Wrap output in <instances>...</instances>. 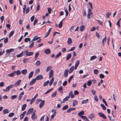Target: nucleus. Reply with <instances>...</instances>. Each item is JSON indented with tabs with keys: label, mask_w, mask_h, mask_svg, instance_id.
I'll use <instances>...</instances> for the list:
<instances>
[{
	"label": "nucleus",
	"mask_w": 121,
	"mask_h": 121,
	"mask_svg": "<svg viewBox=\"0 0 121 121\" xmlns=\"http://www.w3.org/2000/svg\"><path fill=\"white\" fill-rule=\"evenodd\" d=\"M24 52L26 56H30L33 55L34 54V52H29V51L28 50L24 51Z\"/></svg>",
	"instance_id": "obj_1"
},
{
	"label": "nucleus",
	"mask_w": 121,
	"mask_h": 121,
	"mask_svg": "<svg viewBox=\"0 0 121 121\" xmlns=\"http://www.w3.org/2000/svg\"><path fill=\"white\" fill-rule=\"evenodd\" d=\"M93 13L92 12V10L90 9H88V14L87 15V17L88 18L90 19L91 17H92V14Z\"/></svg>",
	"instance_id": "obj_2"
},
{
	"label": "nucleus",
	"mask_w": 121,
	"mask_h": 121,
	"mask_svg": "<svg viewBox=\"0 0 121 121\" xmlns=\"http://www.w3.org/2000/svg\"><path fill=\"white\" fill-rule=\"evenodd\" d=\"M14 86L13 85L11 84L7 86L5 89H3V91L4 92H6L8 91L9 89L12 88Z\"/></svg>",
	"instance_id": "obj_3"
},
{
	"label": "nucleus",
	"mask_w": 121,
	"mask_h": 121,
	"mask_svg": "<svg viewBox=\"0 0 121 121\" xmlns=\"http://www.w3.org/2000/svg\"><path fill=\"white\" fill-rule=\"evenodd\" d=\"M51 112H54L52 114V115L51 116V118L53 119L54 117L56 115V111L55 109H54L52 110Z\"/></svg>",
	"instance_id": "obj_4"
},
{
	"label": "nucleus",
	"mask_w": 121,
	"mask_h": 121,
	"mask_svg": "<svg viewBox=\"0 0 121 121\" xmlns=\"http://www.w3.org/2000/svg\"><path fill=\"white\" fill-rule=\"evenodd\" d=\"M35 110L34 111V113L31 117L32 119L34 121L37 118V116H36L35 113Z\"/></svg>",
	"instance_id": "obj_5"
},
{
	"label": "nucleus",
	"mask_w": 121,
	"mask_h": 121,
	"mask_svg": "<svg viewBox=\"0 0 121 121\" xmlns=\"http://www.w3.org/2000/svg\"><path fill=\"white\" fill-rule=\"evenodd\" d=\"M98 114L100 117H102L103 118L105 119H106L107 118V117L103 113L99 112L98 113Z\"/></svg>",
	"instance_id": "obj_6"
},
{
	"label": "nucleus",
	"mask_w": 121,
	"mask_h": 121,
	"mask_svg": "<svg viewBox=\"0 0 121 121\" xmlns=\"http://www.w3.org/2000/svg\"><path fill=\"white\" fill-rule=\"evenodd\" d=\"M95 116L94 114L93 113H91L89 115L88 117L89 119L92 120L95 117Z\"/></svg>",
	"instance_id": "obj_7"
},
{
	"label": "nucleus",
	"mask_w": 121,
	"mask_h": 121,
	"mask_svg": "<svg viewBox=\"0 0 121 121\" xmlns=\"http://www.w3.org/2000/svg\"><path fill=\"white\" fill-rule=\"evenodd\" d=\"M21 80L19 79L17 81L14 85V86H19L21 82Z\"/></svg>",
	"instance_id": "obj_8"
},
{
	"label": "nucleus",
	"mask_w": 121,
	"mask_h": 121,
	"mask_svg": "<svg viewBox=\"0 0 121 121\" xmlns=\"http://www.w3.org/2000/svg\"><path fill=\"white\" fill-rule=\"evenodd\" d=\"M34 109L33 108H30L28 110L27 113L26 114L27 115L30 114L33 111Z\"/></svg>",
	"instance_id": "obj_9"
},
{
	"label": "nucleus",
	"mask_w": 121,
	"mask_h": 121,
	"mask_svg": "<svg viewBox=\"0 0 121 121\" xmlns=\"http://www.w3.org/2000/svg\"><path fill=\"white\" fill-rule=\"evenodd\" d=\"M26 112V111H24L20 115V119H22L24 118V116Z\"/></svg>",
	"instance_id": "obj_10"
},
{
	"label": "nucleus",
	"mask_w": 121,
	"mask_h": 121,
	"mask_svg": "<svg viewBox=\"0 0 121 121\" xmlns=\"http://www.w3.org/2000/svg\"><path fill=\"white\" fill-rule=\"evenodd\" d=\"M43 77L41 75H39L36 77V80H39L43 78Z\"/></svg>",
	"instance_id": "obj_11"
},
{
	"label": "nucleus",
	"mask_w": 121,
	"mask_h": 121,
	"mask_svg": "<svg viewBox=\"0 0 121 121\" xmlns=\"http://www.w3.org/2000/svg\"><path fill=\"white\" fill-rule=\"evenodd\" d=\"M15 74L16 71H15L12 72L11 74H9L8 76L10 77H13L15 75Z\"/></svg>",
	"instance_id": "obj_12"
},
{
	"label": "nucleus",
	"mask_w": 121,
	"mask_h": 121,
	"mask_svg": "<svg viewBox=\"0 0 121 121\" xmlns=\"http://www.w3.org/2000/svg\"><path fill=\"white\" fill-rule=\"evenodd\" d=\"M68 71L69 70L68 69H65V70L64 76L65 77H67L68 75Z\"/></svg>",
	"instance_id": "obj_13"
},
{
	"label": "nucleus",
	"mask_w": 121,
	"mask_h": 121,
	"mask_svg": "<svg viewBox=\"0 0 121 121\" xmlns=\"http://www.w3.org/2000/svg\"><path fill=\"white\" fill-rule=\"evenodd\" d=\"M53 75V71L52 70H51L50 71L49 73V77L50 78H51Z\"/></svg>",
	"instance_id": "obj_14"
},
{
	"label": "nucleus",
	"mask_w": 121,
	"mask_h": 121,
	"mask_svg": "<svg viewBox=\"0 0 121 121\" xmlns=\"http://www.w3.org/2000/svg\"><path fill=\"white\" fill-rule=\"evenodd\" d=\"M3 112L4 114H6L9 113V111L8 109H4L3 110Z\"/></svg>",
	"instance_id": "obj_15"
},
{
	"label": "nucleus",
	"mask_w": 121,
	"mask_h": 121,
	"mask_svg": "<svg viewBox=\"0 0 121 121\" xmlns=\"http://www.w3.org/2000/svg\"><path fill=\"white\" fill-rule=\"evenodd\" d=\"M45 104V101L44 100L42 101V102H41L40 103L39 105V107L40 108H42L44 105Z\"/></svg>",
	"instance_id": "obj_16"
},
{
	"label": "nucleus",
	"mask_w": 121,
	"mask_h": 121,
	"mask_svg": "<svg viewBox=\"0 0 121 121\" xmlns=\"http://www.w3.org/2000/svg\"><path fill=\"white\" fill-rule=\"evenodd\" d=\"M14 51L13 49H7L6 51V53L7 54H9L11 52Z\"/></svg>",
	"instance_id": "obj_17"
},
{
	"label": "nucleus",
	"mask_w": 121,
	"mask_h": 121,
	"mask_svg": "<svg viewBox=\"0 0 121 121\" xmlns=\"http://www.w3.org/2000/svg\"><path fill=\"white\" fill-rule=\"evenodd\" d=\"M36 81V78H35L33 79L32 81L30 82V85H33L34 84V83Z\"/></svg>",
	"instance_id": "obj_18"
},
{
	"label": "nucleus",
	"mask_w": 121,
	"mask_h": 121,
	"mask_svg": "<svg viewBox=\"0 0 121 121\" xmlns=\"http://www.w3.org/2000/svg\"><path fill=\"white\" fill-rule=\"evenodd\" d=\"M81 118L82 119L85 121H89V120L85 116H81Z\"/></svg>",
	"instance_id": "obj_19"
},
{
	"label": "nucleus",
	"mask_w": 121,
	"mask_h": 121,
	"mask_svg": "<svg viewBox=\"0 0 121 121\" xmlns=\"http://www.w3.org/2000/svg\"><path fill=\"white\" fill-rule=\"evenodd\" d=\"M74 69V66H73L71 67L69 69V73H72Z\"/></svg>",
	"instance_id": "obj_20"
},
{
	"label": "nucleus",
	"mask_w": 121,
	"mask_h": 121,
	"mask_svg": "<svg viewBox=\"0 0 121 121\" xmlns=\"http://www.w3.org/2000/svg\"><path fill=\"white\" fill-rule=\"evenodd\" d=\"M44 53L46 54H49L50 53V50L49 49H46L45 50Z\"/></svg>",
	"instance_id": "obj_21"
},
{
	"label": "nucleus",
	"mask_w": 121,
	"mask_h": 121,
	"mask_svg": "<svg viewBox=\"0 0 121 121\" xmlns=\"http://www.w3.org/2000/svg\"><path fill=\"white\" fill-rule=\"evenodd\" d=\"M24 94V93L23 92H22L20 93L18 97V100H20L22 98V95Z\"/></svg>",
	"instance_id": "obj_22"
},
{
	"label": "nucleus",
	"mask_w": 121,
	"mask_h": 121,
	"mask_svg": "<svg viewBox=\"0 0 121 121\" xmlns=\"http://www.w3.org/2000/svg\"><path fill=\"white\" fill-rule=\"evenodd\" d=\"M84 111H82L78 113V115L79 116V117L81 118V116H82V115L84 114Z\"/></svg>",
	"instance_id": "obj_23"
},
{
	"label": "nucleus",
	"mask_w": 121,
	"mask_h": 121,
	"mask_svg": "<svg viewBox=\"0 0 121 121\" xmlns=\"http://www.w3.org/2000/svg\"><path fill=\"white\" fill-rule=\"evenodd\" d=\"M21 72L22 74L25 75L27 73V70L26 69H24L22 70Z\"/></svg>",
	"instance_id": "obj_24"
},
{
	"label": "nucleus",
	"mask_w": 121,
	"mask_h": 121,
	"mask_svg": "<svg viewBox=\"0 0 121 121\" xmlns=\"http://www.w3.org/2000/svg\"><path fill=\"white\" fill-rule=\"evenodd\" d=\"M72 43V41L71 39L70 38H69L68 39L67 43L69 45L71 44Z\"/></svg>",
	"instance_id": "obj_25"
},
{
	"label": "nucleus",
	"mask_w": 121,
	"mask_h": 121,
	"mask_svg": "<svg viewBox=\"0 0 121 121\" xmlns=\"http://www.w3.org/2000/svg\"><path fill=\"white\" fill-rule=\"evenodd\" d=\"M69 95L71 97V98H72L74 97V95L73 94L72 91H71L69 94Z\"/></svg>",
	"instance_id": "obj_26"
},
{
	"label": "nucleus",
	"mask_w": 121,
	"mask_h": 121,
	"mask_svg": "<svg viewBox=\"0 0 121 121\" xmlns=\"http://www.w3.org/2000/svg\"><path fill=\"white\" fill-rule=\"evenodd\" d=\"M39 38H40L39 37H38L37 36H35L33 38L31 41V42H32L33 41H34L37 40Z\"/></svg>",
	"instance_id": "obj_27"
},
{
	"label": "nucleus",
	"mask_w": 121,
	"mask_h": 121,
	"mask_svg": "<svg viewBox=\"0 0 121 121\" xmlns=\"http://www.w3.org/2000/svg\"><path fill=\"white\" fill-rule=\"evenodd\" d=\"M33 73L34 72L33 71H32L29 73L28 76L29 78H31L32 77Z\"/></svg>",
	"instance_id": "obj_28"
},
{
	"label": "nucleus",
	"mask_w": 121,
	"mask_h": 121,
	"mask_svg": "<svg viewBox=\"0 0 121 121\" xmlns=\"http://www.w3.org/2000/svg\"><path fill=\"white\" fill-rule=\"evenodd\" d=\"M26 106L27 105L26 104H25L23 105L22 107V111L24 110L25 109V108L26 107Z\"/></svg>",
	"instance_id": "obj_29"
},
{
	"label": "nucleus",
	"mask_w": 121,
	"mask_h": 121,
	"mask_svg": "<svg viewBox=\"0 0 121 121\" xmlns=\"http://www.w3.org/2000/svg\"><path fill=\"white\" fill-rule=\"evenodd\" d=\"M78 102L76 100H74L73 102V106L74 107L78 104Z\"/></svg>",
	"instance_id": "obj_30"
},
{
	"label": "nucleus",
	"mask_w": 121,
	"mask_h": 121,
	"mask_svg": "<svg viewBox=\"0 0 121 121\" xmlns=\"http://www.w3.org/2000/svg\"><path fill=\"white\" fill-rule=\"evenodd\" d=\"M14 33V30L11 31L9 33V38L11 37L13 35V34Z\"/></svg>",
	"instance_id": "obj_31"
},
{
	"label": "nucleus",
	"mask_w": 121,
	"mask_h": 121,
	"mask_svg": "<svg viewBox=\"0 0 121 121\" xmlns=\"http://www.w3.org/2000/svg\"><path fill=\"white\" fill-rule=\"evenodd\" d=\"M71 56V54H68L67 56L66 60H68L70 59Z\"/></svg>",
	"instance_id": "obj_32"
},
{
	"label": "nucleus",
	"mask_w": 121,
	"mask_h": 121,
	"mask_svg": "<svg viewBox=\"0 0 121 121\" xmlns=\"http://www.w3.org/2000/svg\"><path fill=\"white\" fill-rule=\"evenodd\" d=\"M111 12H108L106 14V18H109L110 17V16L111 15Z\"/></svg>",
	"instance_id": "obj_33"
},
{
	"label": "nucleus",
	"mask_w": 121,
	"mask_h": 121,
	"mask_svg": "<svg viewBox=\"0 0 121 121\" xmlns=\"http://www.w3.org/2000/svg\"><path fill=\"white\" fill-rule=\"evenodd\" d=\"M62 89L63 87L61 86L58 89V91L61 93H63V90Z\"/></svg>",
	"instance_id": "obj_34"
},
{
	"label": "nucleus",
	"mask_w": 121,
	"mask_h": 121,
	"mask_svg": "<svg viewBox=\"0 0 121 121\" xmlns=\"http://www.w3.org/2000/svg\"><path fill=\"white\" fill-rule=\"evenodd\" d=\"M24 53V52H21V53H20V54H19L18 55H17V57H21L22 56L23 54Z\"/></svg>",
	"instance_id": "obj_35"
},
{
	"label": "nucleus",
	"mask_w": 121,
	"mask_h": 121,
	"mask_svg": "<svg viewBox=\"0 0 121 121\" xmlns=\"http://www.w3.org/2000/svg\"><path fill=\"white\" fill-rule=\"evenodd\" d=\"M88 99H87L86 100H83L82 102V104H85L87 103L88 101Z\"/></svg>",
	"instance_id": "obj_36"
},
{
	"label": "nucleus",
	"mask_w": 121,
	"mask_h": 121,
	"mask_svg": "<svg viewBox=\"0 0 121 121\" xmlns=\"http://www.w3.org/2000/svg\"><path fill=\"white\" fill-rule=\"evenodd\" d=\"M40 64V62L39 60H37L35 63V65L37 66H39Z\"/></svg>",
	"instance_id": "obj_37"
},
{
	"label": "nucleus",
	"mask_w": 121,
	"mask_h": 121,
	"mask_svg": "<svg viewBox=\"0 0 121 121\" xmlns=\"http://www.w3.org/2000/svg\"><path fill=\"white\" fill-rule=\"evenodd\" d=\"M70 97L69 96H66L63 99V101L65 102L67 101L69 99Z\"/></svg>",
	"instance_id": "obj_38"
},
{
	"label": "nucleus",
	"mask_w": 121,
	"mask_h": 121,
	"mask_svg": "<svg viewBox=\"0 0 121 121\" xmlns=\"http://www.w3.org/2000/svg\"><path fill=\"white\" fill-rule=\"evenodd\" d=\"M63 24V20L60 22V23L58 25V27L59 28H61Z\"/></svg>",
	"instance_id": "obj_39"
},
{
	"label": "nucleus",
	"mask_w": 121,
	"mask_h": 121,
	"mask_svg": "<svg viewBox=\"0 0 121 121\" xmlns=\"http://www.w3.org/2000/svg\"><path fill=\"white\" fill-rule=\"evenodd\" d=\"M52 67L51 66H49L47 67L46 69V71L48 72L50 71L52 68Z\"/></svg>",
	"instance_id": "obj_40"
},
{
	"label": "nucleus",
	"mask_w": 121,
	"mask_h": 121,
	"mask_svg": "<svg viewBox=\"0 0 121 121\" xmlns=\"http://www.w3.org/2000/svg\"><path fill=\"white\" fill-rule=\"evenodd\" d=\"M97 58V56H91L90 58V60H92L96 58Z\"/></svg>",
	"instance_id": "obj_41"
},
{
	"label": "nucleus",
	"mask_w": 121,
	"mask_h": 121,
	"mask_svg": "<svg viewBox=\"0 0 121 121\" xmlns=\"http://www.w3.org/2000/svg\"><path fill=\"white\" fill-rule=\"evenodd\" d=\"M61 55V52H59L56 55V56L55 57V58H58V57L60 56Z\"/></svg>",
	"instance_id": "obj_42"
},
{
	"label": "nucleus",
	"mask_w": 121,
	"mask_h": 121,
	"mask_svg": "<svg viewBox=\"0 0 121 121\" xmlns=\"http://www.w3.org/2000/svg\"><path fill=\"white\" fill-rule=\"evenodd\" d=\"M100 106L102 107L103 109L104 110H106V108L103 104H100Z\"/></svg>",
	"instance_id": "obj_43"
},
{
	"label": "nucleus",
	"mask_w": 121,
	"mask_h": 121,
	"mask_svg": "<svg viewBox=\"0 0 121 121\" xmlns=\"http://www.w3.org/2000/svg\"><path fill=\"white\" fill-rule=\"evenodd\" d=\"M85 28V27L84 26H81L80 28V31H83V30Z\"/></svg>",
	"instance_id": "obj_44"
},
{
	"label": "nucleus",
	"mask_w": 121,
	"mask_h": 121,
	"mask_svg": "<svg viewBox=\"0 0 121 121\" xmlns=\"http://www.w3.org/2000/svg\"><path fill=\"white\" fill-rule=\"evenodd\" d=\"M49 80L47 81V82H45L43 83V86H46L49 83Z\"/></svg>",
	"instance_id": "obj_45"
},
{
	"label": "nucleus",
	"mask_w": 121,
	"mask_h": 121,
	"mask_svg": "<svg viewBox=\"0 0 121 121\" xmlns=\"http://www.w3.org/2000/svg\"><path fill=\"white\" fill-rule=\"evenodd\" d=\"M17 97V95H12L11 97V98L12 99H14L16 98Z\"/></svg>",
	"instance_id": "obj_46"
},
{
	"label": "nucleus",
	"mask_w": 121,
	"mask_h": 121,
	"mask_svg": "<svg viewBox=\"0 0 121 121\" xmlns=\"http://www.w3.org/2000/svg\"><path fill=\"white\" fill-rule=\"evenodd\" d=\"M68 108V106L67 105L64 106L62 108L63 110H65L67 109Z\"/></svg>",
	"instance_id": "obj_47"
},
{
	"label": "nucleus",
	"mask_w": 121,
	"mask_h": 121,
	"mask_svg": "<svg viewBox=\"0 0 121 121\" xmlns=\"http://www.w3.org/2000/svg\"><path fill=\"white\" fill-rule=\"evenodd\" d=\"M56 92H55L53 93L51 95V96L52 98H53L55 97L56 95Z\"/></svg>",
	"instance_id": "obj_48"
},
{
	"label": "nucleus",
	"mask_w": 121,
	"mask_h": 121,
	"mask_svg": "<svg viewBox=\"0 0 121 121\" xmlns=\"http://www.w3.org/2000/svg\"><path fill=\"white\" fill-rule=\"evenodd\" d=\"M14 115V113L11 112L9 114L8 116L9 117H11L13 116Z\"/></svg>",
	"instance_id": "obj_49"
},
{
	"label": "nucleus",
	"mask_w": 121,
	"mask_h": 121,
	"mask_svg": "<svg viewBox=\"0 0 121 121\" xmlns=\"http://www.w3.org/2000/svg\"><path fill=\"white\" fill-rule=\"evenodd\" d=\"M121 20V18H120V19H119V20H118L117 22V25H118V27H120V22Z\"/></svg>",
	"instance_id": "obj_50"
},
{
	"label": "nucleus",
	"mask_w": 121,
	"mask_h": 121,
	"mask_svg": "<svg viewBox=\"0 0 121 121\" xmlns=\"http://www.w3.org/2000/svg\"><path fill=\"white\" fill-rule=\"evenodd\" d=\"M106 36H105L104 38L102 40V42L103 43V45L104 46V41H105V42H106Z\"/></svg>",
	"instance_id": "obj_51"
},
{
	"label": "nucleus",
	"mask_w": 121,
	"mask_h": 121,
	"mask_svg": "<svg viewBox=\"0 0 121 121\" xmlns=\"http://www.w3.org/2000/svg\"><path fill=\"white\" fill-rule=\"evenodd\" d=\"M21 73V72L19 70H17V71H16V73L17 75H19Z\"/></svg>",
	"instance_id": "obj_52"
},
{
	"label": "nucleus",
	"mask_w": 121,
	"mask_h": 121,
	"mask_svg": "<svg viewBox=\"0 0 121 121\" xmlns=\"http://www.w3.org/2000/svg\"><path fill=\"white\" fill-rule=\"evenodd\" d=\"M79 63L80 61L78 60H77L75 64V65L78 66L79 64Z\"/></svg>",
	"instance_id": "obj_53"
},
{
	"label": "nucleus",
	"mask_w": 121,
	"mask_h": 121,
	"mask_svg": "<svg viewBox=\"0 0 121 121\" xmlns=\"http://www.w3.org/2000/svg\"><path fill=\"white\" fill-rule=\"evenodd\" d=\"M91 84V81L90 80L88 81L87 82V85L88 86H90Z\"/></svg>",
	"instance_id": "obj_54"
},
{
	"label": "nucleus",
	"mask_w": 121,
	"mask_h": 121,
	"mask_svg": "<svg viewBox=\"0 0 121 121\" xmlns=\"http://www.w3.org/2000/svg\"><path fill=\"white\" fill-rule=\"evenodd\" d=\"M29 60V59L28 58H26L23 61L24 63H26L28 62Z\"/></svg>",
	"instance_id": "obj_55"
},
{
	"label": "nucleus",
	"mask_w": 121,
	"mask_h": 121,
	"mask_svg": "<svg viewBox=\"0 0 121 121\" xmlns=\"http://www.w3.org/2000/svg\"><path fill=\"white\" fill-rule=\"evenodd\" d=\"M73 75H72L69 78L68 82L69 83H70V81L73 78Z\"/></svg>",
	"instance_id": "obj_56"
},
{
	"label": "nucleus",
	"mask_w": 121,
	"mask_h": 121,
	"mask_svg": "<svg viewBox=\"0 0 121 121\" xmlns=\"http://www.w3.org/2000/svg\"><path fill=\"white\" fill-rule=\"evenodd\" d=\"M34 44V42L32 43L29 46L30 48H32L33 47Z\"/></svg>",
	"instance_id": "obj_57"
},
{
	"label": "nucleus",
	"mask_w": 121,
	"mask_h": 121,
	"mask_svg": "<svg viewBox=\"0 0 121 121\" xmlns=\"http://www.w3.org/2000/svg\"><path fill=\"white\" fill-rule=\"evenodd\" d=\"M99 72L98 70L96 69H95L94 70V73L96 74H97Z\"/></svg>",
	"instance_id": "obj_58"
},
{
	"label": "nucleus",
	"mask_w": 121,
	"mask_h": 121,
	"mask_svg": "<svg viewBox=\"0 0 121 121\" xmlns=\"http://www.w3.org/2000/svg\"><path fill=\"white\" fill-rule=\"evenodd\" d=\"M30 11V7H28L26 10V14L27 13Z\"/></svg>",
	"instance_id": "obj_59"
},
{
	"label": "nucleus",
	"mask_w": 121,
	"mask_h": 121,
	"mask_svg": "<svg viewBox=\"0 0 121 121\" xmlns=\"http://www.w3.org/2000/svg\"><path fill=\"white\" fill-rule=\"evenodd\" d=\"M91 91L93 95H95L96 93L95 91L93 90H91Z\"/></svg>",
	"instance_id": "obj_60"
},
{
	"label": "nucleus",
	"mask_w": 121,
	"mask_h": 121,
	"mask_svg": "<svg viewBox=\"0 0 121 121\" xmlns=\"http://www.w3.org/2000/svg\"><path fill=\"white\" fill-rule=\"evenodd\" d=\"M4 86V82H1L0 83V87H2Z\"/></svg>",
	"instance_id": "obj_61"
},
{
	"label": "nucleus",
	"mask_w": 121,
	"mask_h": 121,
	"mask_svg": "<svg viewBox=\"0 0 121 121\" xmlns=\"http://www.w3.org/2000/svg\"><path fill=\"white\" fill-rule=\"evenodd\" d=\"M104 75L102 74H100L99 75V77L100 78H104Z\"/></svg>",
	"instance_id": "obj_62"
},
{
	"label": "nucleus",
	"mask_w": 121,
	"mask_h": 121,
	"mask_svg": "<svg viewBox=\"0 0 121 121\" xmlns=\"http://www.w3.org/2000/svg\"><path fill=\"white\" fill-rule=\"evenodd\" d=\"M8 38H6L4 40V42L5 43H7L8 41Z\"/></svg>",
	"instance_id": "obj_63"
},
{
	"label": "nucleus",
	"mask_w": 121,
	"mask_h": 121,
	"mask_svg": "<svg viewBox=\"0 0 121 121\" xmlns=\"http://www.w3.org/2000/svg\"><path fill=\"white\" fill-rule=\"evenodd\" d=\"M44 117L45 115H43L41 118L40 119V120L41 121H44Z\"/></svg>",
	"instance_id": "obj_64"
}]
</instances>
